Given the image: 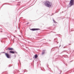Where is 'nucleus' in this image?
I'll return each instance as SVG.
<instances>
[{
  "mask_svg": "<svg viewBox=\"0 0 74 74\" xmlns=\"http://www.w3.org/2000/svg\"><path fill=\"white\" fill-rule=\"evenodd\" d=\"M45 4L47 7H51V3L49 1H46L45 3Z\"/></svg>",
  "mask_w": 74,
  "mask_h": 74,
  "instance_id": "obj_1",
  "label": "nucleus"
},
{
  "mask_svg": "<svg viewBox=\"0 0 74 74\" xmlns=\"http://www.w3.org/2000/svg\"><path fill=\"white\" fill-rule=\"evenodd\" d=\"M74 0H71L70 1L69 5L70 6H72L74 4Z\"/></svg>",
  "mask_w": 74,
  "mask_h": 74,
  "instance_id": "obj_2",
  "label": "nucleus"
},
{
  "mask_svg": "<svg viewBox=\"0 0 74 74\" xmlns=\"http://www.w3.org/2000/svg\"><path fill=\"white\" fill-rule=\"evenodd\" d=\"M5 55L7 58H11V57H10V55L8 53H5Z\"/></svg>",
  "mask_w": 74,
  "mask_h": 74,
  "instance_id": "obj_3",
  "label": "nucleus"
},
{
  "mask_svg": "<svg viewBox=\"0 0 74 74\" xmlns=\"http://www.w3.org/2000/svg\"><path fill=\"white\" fill-rule=\"evenodd\" d=\"M31 30H32V31H35L36 30H40V29L37 28H33L31 29Z\"/></svg>",
  "mask_w": 74,
  "mask_h": 74,
  "instance_id": "obj_4",
  "label": "nucleus"
},
{
  "mask_svg": "<svg viewBox=\"0 0 74 74\" xmlns=\"http://www.w3.org/2000/svg\"><path fill=\"white\" fill-rule=\"evenodd\" d=\"M10 53H12V54L15 53V52H14V51H10Z\"/></svg>",
  "mask_w": 74,
  "mask_h": 74,
  "instance_id": "obj_5",
  "label": "nucleus"
},
{
  "mask_svg": "<svg viewBox=\"0 0 74 74\" xmlns=\"http://www.w3.org/2000/svg\"><path fill=\"white\" fill-rule=\"evenodd\" d=\"M45 50H43V51L42 52V55H44V54L45 53Z\"/></svg>",
  "mask_w": 74,
  "mask_h": 74,
  "instance_id": "obj_6",
  "label": "nucleus"
},
{
  "mask_svg": "<svg viewBox=\"0 0 74 74\" xmlns=\"http://www.w3.org/2000/svg\"><path fill=\"white\" fill-rule=\"evenodd\" d=\"M8 49L9 50H11V51H12V50H13V48H8Z\"/></svg>",
  "mask_w": 74,
  "mask_h": 74,
  "instance_id": "obj_7",
  "label": "nucleus"
},
{
  "mask_svg": "<svg viewBox=\"0 0 74 74\" xmlns=\"http://www.w3.org/2000/svg\"><path fill=\"white\" fill-rule=\"evenodd\" d=\"M37 57H38V56H37V55L36 54L35 55V58H37Z\"/></svg>",
  "mask_w": 74,
  "mask_h": 74,
  "instance_id": "obj_8",
  "label": "nucleus"
},
{
  "mask_svg": "<svg viewBox=\"0 0 74 74\" xmlns=\"http://www.w3.org/2000/svg\"><path fill=\"white\" fill-rule=\"evenodd\" d=\"M53 22H54V23H57V22H56L55 21V20H54V19H53Z\"/></svg>",
  "mask_w": 74,
  "mask_h": 74,
  "instance_id": "obj_9",
  "label": "nucleus"
},
{
  "mask_svg": "<svg viewBox=\"0 0 74 74\" xmlns=\"http://www.w3.org/2000/svg\"><path fill=\"white\" fill-rule=\"evenodd\" d=\"M14 53H16V54L17 53V52H16V51H14Z\"/></svg>",
  "mask_w": 74,
  "mask_h": 74,
  "instance_id": "obj_10",
  "label": "nucleus"
},
{
  "mask_svg": "<svg viewBox=\"0 0 74 74\" xmlns=\"http://www.w3.org/2000/svg\"><path fill=\"white\" fill-rule=\"evenodd\" d=\"M57 44H58V42H57Z\"/></svg>",
  "mask_w": 74,
  "mask_h": 74,
  "instance_id": "obj_11",
  "label": "nucleus"
},
{
  "mask_svg": "<svg viewBox=\"0 0 74 74\" xmlns=\"http://www.w3.org/2000/svg\"><path fill=\"white\" fill-rule=\"evenodd\" d=\"M28 24H29L28 23H27V24H26V25H28Z\"/></svg>",
  "mask_w": 74,
  "mask_h": 74,
  "instance_id": "obj_12",
  "label": "nucleus"
},
{
  "mask_svg": "<svg viewBox=\"0 0 74 74\" xmlns=\"http://www.w3.org/2000/svg\"><path fill=\"white\" fill-rule=\"evenodd\" d=\"M2 32V31H1V32Z\"/></svg>",
  "mask_w": 74,
  "mask_h": 74,
  "instance_id": "obj_13",
  "label": "nucleus"
}]
</instances>
